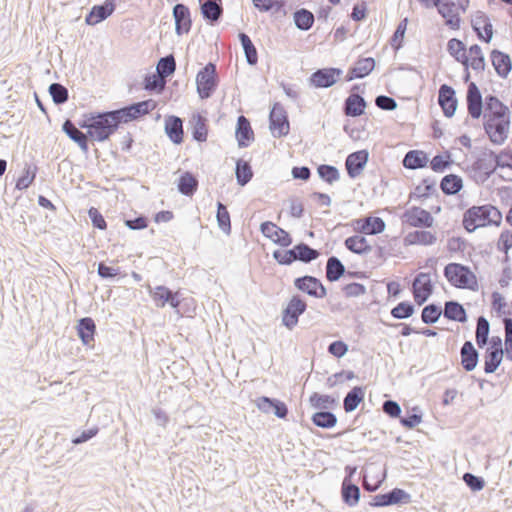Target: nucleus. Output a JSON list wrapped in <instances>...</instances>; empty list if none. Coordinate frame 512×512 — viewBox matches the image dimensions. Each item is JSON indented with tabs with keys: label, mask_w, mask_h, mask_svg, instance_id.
I'll return each instance as SVG.
<instances>
[{
	"label": "nucleus",
	"mask_w": 512,
	"mask_h": 512,
	"mask_svg": "<svg viewBox=\"0 0 512 512\" xmlns=\"http://www.w3.org/2000/svg\"><path fill=\"white\" fill-rule=\"evenodd\" d=\"M157 107L153 99L134 102L119 109L85 113L78 121V126L88 130L90 140L105 142L118 130L121 124H126L147 115Z\"/></svg>",
	"instance_id": "obj_1"
},
{
	"label": "nucleus",
	"mask_w": 512,
	"mask_h": 512,
	"mask_svg": "<svg viewBox=\"0 0 512 512\" xmlns=\"http://www.w3.org/2000/svg\"><path fill=\"white\" fill-rule=\"evenodd\" d=\"M510 110L495 95L485 97L483 128L491 143L502 145L508 138L510 130Z\"/></svg>",
	"instance_id": "obj_2"
},
{
	"label": "nucleus",
	"mask_w": 512,
	"mask_h": 512,
	"mask_svg": "<svg viewBox=\"0 0 512 512\" xmlns=\"http://www.w3.org/2000/svg\"><path fill=\"white\" fill-rule=\"evenodd\" d=\"M502 221V213L493 205L473 206L463 214V226L468 232H474L479 227L496 225Z\"/></svg>",
	"instance_id": "obj_3"
},
{
	"label": "nucleus",
	"mask_w": 512,
	"mask_h": 512,
	"mask_svg": "<svg viewBox=\"0 0 512 512\" xmlns=\"http://www.w3.org/2000/svg\"><path fill=\"white\" fill-rule=\"evenodd\" d=\"M444 276L454 287L477 291L478 281L469 266L460 263H449L444 267Z\"/></svg>",
	"instance_id": "obj_4"
},
{
	"label": "nucleus",
	"mask_w": 512,
	"mask_h": 512,
	"mask_svg": "<svg viewBox=\"0 0 512 512\" xmlns=\"http://www.w3.org/2000/svg\"><path fill=\"white\" fill-rule=\"evenodd\" d=\"M219 83L216 65L212 62L206 64L196 76V86L199 98H210L216 91Z\"/></svg>",
	"instance_id": "obj_5"
},
{
	"label": "nucleus",
	"mask_w": 512,
	"mask_h": 512,
	"mask_svg": "<svg viewBox=\"0 0 512 512\" xmlns=\"http://www.w3.org/2000/svg\"><path fill=\"white\" fill-rule=\"evenodd\" d=\"M146 288L157 308H164L166 305L176 310L179 308L181 304L179 291L174 292L164 285L152 287L150 284H147Z\"/></svg>",
	"instance_id": "obj_6"
},
{
	"label": "nucleus",
	"mask_w": 512,
	"mask_h": 512,
	"mask_svg": "<svg viewBox=\"0 0 512 512\" xmlns=\"http://www.w3.org/2000/svg\"><path fill=\"white\" fill-rule=\"evenodd\" d=\"M425 7H436L438 13L445 19V24L453 30L460 28L461 18L454 11L455 3L451 0H419Z\"/></svg>",
	"instance_id": "obj_7"
},
{
	"label": "nucleus",
	"mask_w": 512,
	"mask_h": 512,
	"mask_svg": "<svg viewBox=\"0 0 512 512\" xmlns=\"http://www.w3.org/2000/svg\"><path fill=\"white\" fill-rule=\"evenodd\" d=\"M269 128L275 138H281L289 133L288 115L280 103H275L270 110Z\"/></svg>",
	"instance_id": "obj_8"
},
{
	"label": "nucleus",
	"mask_w": 512,
	"mask_h": 512,
	"mask_svg": "<svg viewBox=\"0 0 512 512\" xmlns=\"http://www.w3.org/2000/svg\"><path fill=\"white\" fill-rule=\"evenodd\" d=\"M307 309V303L298 294L293 295L282 312V324L292 330L298 323L301 316Z\"/></svg>",
	"instance_id": "obj_9"
},
{
	"label": "nucleus",
	"mask_w": 512,
	"mask_h": 512,
	"mask_svg": "<svg viewBox=\"0 0 512 512\" xmlns=\"http://www.w3.org/2000/svg\"><path fill=\"white\" fill-rule=\"evenodd\" d=\"M434 283L429 273H418L412 283V294L416 304L423 305L433 294Z\"/></svg>",
	"instance_id": "obj_10"
},
{
	"label": "nucleus",
	"mask_w": 512,
	"mask_h": 512,
	"mask_svg": "<svg viewBox=\"0 0 512 512\" xmlns=\"http://www.w3.org/2000/svg\"><path fill=\"white\" fill-rule=\"evenodd\" d=\"M294 287L307 295L322 299L327 295V289L323 283L315 276L304 275L294 279Z\"/></svg>",
	"instance_id": "obj_11"
},
{
	"label": "nucleus",
	"mask_w": 512,
	"mask_h": 512,
	"mask_svg": "<svg viewBox=\"0 0 512 512\" xmlns=\"http://www.w3.org/2000/svg\"><path fill=\"white\" fill-rule=\"evenodd\" d=\"M401 219L404 224L422 229L432 227L434 222L431 213L418 206H412L405 210Z\"/></svg>",
	"instance_id": "obj_12"
},
{
	"label": "nucleus",
	"mask_w": 512,
	"mask_h": 512,
	"mask_svg": "<svg viewBox=\"0 0 512 512\" xmlns=\"http://www.w3.org/2000/svg\"><path fill=\"white\" fill-rule=\"evenodd\" d=\"M411 501V495L401 488H393L392 490L377 494L373 497L370 505L373 507H387L397 504H406Z\"/></svg>",
	"instance_id": "obj_13"
},
{
	"label": "nucleus",
	"mask_w": 512,
	"mask_h": 512,
	"mask_svg": "<svg viewBox=\"0 0 512 512\" xmlns=\"http://www.w3.org/2000/svg\"><path fill=\"white\" fill-rule=\"evenodd\" d=\"M342 74L343 71L340 68H320L311 74L309 81L315 88H329L337 82Z\"/></svg>",
	"instance_id": "obj_14"
},
{
	"label": "nucleus",
	"mask_w": 512,
	"mask_h": 512,
	"mask_svg": "<svg viewBox=\"0 0 512 512\" xmlns=\"http://www.w3.org/2000/svg\"><path fill=\"white\" fill-rule=\"evenodd\" d=\"M466 105L468 115L472 119H479L483 109L485 110V99L483 100L482 94L474 82H470L467 86Z\"/></svg>",
	"instance_id": "obj_15"
},
{
	"label": "nucleus",
	"mask_w": 512,
	"mask_h": 512,
	"mask_svg": "<svg viewBox=\"0 0 512 512\" xmlns=\"http://www.w3.org/2000/svg\"><path fill=\"white\" fill-rule=\"evenodd\" d=\"M261 233L281 247H288L293 239L289 232L277 226L271 221L262 222L260 225Z\"/></svg>",
	"instance_id": "obj_16"
},
{
	"label": "nucleus",
	"mask_w": 512,
	"mask_h": 512,
	"mask_svg": "<svg viewBox=\"0 0 512 512\" xmlns=\"http://www.w3.org/2000/svg\"><path fill=\"white\" fill-rule=\"evenodd\" d=\"M352 226L356 232L366 235L380 234L386 228L385 221L382 218L376 216L354 219L352 221Z\"/></svg>",
	"instance_id": "obj_17"
},
{
	"label": "nucleus",
	"mask_w": 512,
	"mask_h": 512,
	"mask_svg": "<svg viewBox=\"0 0 512 512\" xmlns=\"http://www.w3.org/2000/svg\"><path fill=\"white\" fill-rule=\"evenodd\" d=\"M438 104L447 118L454 116L458 106V99L453 87L448 84L440 85L438 90Z\"/></svg>",
	"instance_id": "obj_18"
},
{
	"label": "nucleus",
	"mask_w": 512,
	"mask_h": 512,
	"mask_svg": "<svg viewBox=\"0 0 512 512\" xmlns=\"http://www.w3.org/2000/svg\"><path fill=\"white\" fill-rule=\"evenodd\" d=\"M369 160V152L366 149L349 154L345 160L347 175L351 179L357 178L364 170Z\"/></svg>",
	"instance_id": "obj_19"
},
{
	"label": "nucleus",
	"mask_w": 512,
	"mask_h": 512,
	"mask_svg": "<svg viewBox=\"0 0 512 512\" xmlns=\"http://www.w3.org/2000/svg\"><path fill=\"white\" fill-rule=\"evenodd\" d=\"M172 15L175 22V33L178 36L188 34L192 27L191 11L183 3H178L173 7Z\"/></svg>",
	"instance_id": "obj_20"
},
{
	"label": "nucleus",
	"mask_w": 512,
	"mask_h": 512,
	"mask_svg": "<svg viewBox=\"0 0 512 512\" xmlns=\"http://www.w3.org/2000/svg\"><path fill=\"white\" fill-rule=\"evenodd\" d=\"M471 26L478 39L489 43L493 37V26L489 17L481 11H477L471 20Z\"/></svg>",
	"instance_id": "obj_21"
},
{
	"label": "nucleus",
	"mask_w": 512,
	"mask_h": 512,
	"mask_svg": "<svg viewBox=\"0 0 512 512\" xmlns=\"http://www.w3.org/2000/svg\"><path fill=\"white\" fill-rule=\"evenodd\" d=\"M358 88L359 85H354L351 94L344 100L342 110L348 117H359L365 113L367 107L365 99L354 92Z\"/></svg>",
	"instance_id": "obj_22"
},
{
	"label": "nucleus",
	"mask_w": 512,
	"mask_h": 512,
	"mask_svg": "<svg viewBox=\"0 0 512 512\" xmlns=\"http://www.w3.org/2000/svg\"><path fill=\"white\" fill-rule=\"evenodd\" d=\"M200 12L207 24L214 26L218 24L223 16L221 0H199Z\"/></svg>",
	"instance_id": "obj_23"
},
{
	"label": "nucleus",
	"mask_w": 512,
	"mask_h": 512,
	"mask_svg": "<svg viewBox=\"0 0 512 512\" xmlns=\"http://www.w3.org/2000/svg\"><path fill=\"white\" fill-rule=\"evenodd\" d=\"M116 9L115 0H106L104 3L94 5L90 12L85 16L87 25L94 26L106 20Z\"/></svg>",
	"instance_id": "obj_24"
},
{
	"label": "nucleus",
	"mask_w": 512,
	"mask_h": 512,
	"mask_svg": "<svg viewBox=\"0 0 512 512\" xmlns=\"http://www.w3.org/2000/svg\"><path fill=\"white\" fill-rule=\"evenodd\" d=\"M487 150L488 149H485L472 164L473 171L479 173L482 183L488 180L499 167L496 166L493 156L486 154Z\"/></svg>",
	"instance_id": "obj_25"
},
{
	"label": "nucleus",
	"mask_w": 512,
	"mask_h": 512,
	"mask_svg": "<svg viewBox=\"0 0 512 512\" xmlns=\"http://www.w3.org/2000/svg\"><path fill=\"white\" fill-rule=\"evenodd\" d=\"M77 336L82 344L88 347L94 346L96 335V323L91 317L80 318L76 323Z\"/></svg>",
	"instance_id": "obj_26"
},
{
	"label": "nucleus",
	"mask_w": 512,
	"mask_h": 512,
	"mask_svg": "<svg viewBox=\"0 0 512 512\" xmlns=\"http://www.w3.org/2000/svg\"><path fill=\"white\" fill-rule=\"evenodd\" d=\"M375 65V59L372 57L359 58L355 64L348 69L345 81L350 82L354 79L368 76L374 70Z\"/></svg>",
	"instance_id": "obj_27"
},
{
	"label": "nucleus",
	"mask_w": 512,
	"mask_h": 512,
	"mask_svg": "<svg viewBox=\"0 0 512 512\" xmlns=\"http://www.w3.org/2000/svg\"><path fill=\"white\" fill-rule=\"evenodd\" d=\"M235 136L240 148L248 147L254 141V132L250 121L243 115L237 119Z\"/></svg>",
	"instance_id": "obj_28"
},
{
	"label": "nucleus",
	"mask_w": 512,
	"mask_h": 512,
	"mask_svg": "<svg viewBox=\"0 0 512 512\" xmlns=\"http://www.w3.org/2000/svg\"><path fill=\"white\" fill-rule=\"evenodd\" d=\"M189 125L192 137L197 142H205L208 136V119L199 112L193 113Z\"/></svg>",
	"instance_id": "obj_29"
},
{
	"label": "nucleus",
	"mask_w": 512,
	"mask_h": 512,
	"mask_svg": "<svg viewBox=\"0 0 512 512\" xmlns=\"http://www.w3.org/2000/svg\"><path fill=\"white\" fill-rule=\"evenodd\" d=\"M165 133L174 144H181L184 140L182 119L175 115L167 116L165 119Z\"/></svg>",
	"instance_id": "obj_30"
},
{
	"label": "nucleus",
	"mask_w": 512,
	"mask_h": 512,
	"mask_svg": "<svg viewBox=\"0 0 512 512\" xmlns=\"http://www.w3.org/2000/svg\"><path fill=\"white\" fill-rule=\"evenodd\" d=\"M492 65L501 78H506L512 69V61L507 53L494 49L490 54Z\"/></svg>",
	"instance_id": "obj_31"
},
{
	"label": "nucleus",
	"mask_w": 512,
	"mask_h": 512,
	"mask_svg": "<svg viewBox=\"0 0 512 512\" xmlns=\"http://www.w3.org/2000/svg\"><path fill=\"white\" fill-rule=\"evenodd\" d=\"M461 365L467 372L473 371L479 360V352L471 341H465L460 349Z\"/></svg>",
	"instance_id": "obj_32"
},
{
	"label": "nucleus",
	"mask_w": 512,
	"mask_h": 512,
	"mask_svg": "<svg viewBox=\"0 0 512 512\" xmlns=\"http://www.w3.org/2000/svg\"><path fill=\"white\" fill-rule=\"evenodd\" d=\"M429 162L428 155L422 150H409L403 160L402 165L406 169L416 170L425 168Z\"/></svg>",
	"instance_id": "obj_33"
},
{
	"label": "nucleus",
	"mask_w": 512,
	"mask_h": 512,
	"mask_svg": "<svg viewBox=\"0 0 512 512\" xmlns=\"http://www.w3.org/2000/svg\"><path fill=\"white\" fill-rule=\"evenodd\" d=\"M360 488L349 479H343L341 486L342 501L349 507H354L360 499Z\"/></svg>",
	"instance_id": "obj_34"
},
{
	"label": "nucleus",
	"mask_w": 512,
	"mask_h": 512,
	"mask_svg": "<svg viewBox=\"0 0 512 512\" xmlns=\"http://www.w3.org/2000/svg\"><path fill=\"white\" fill-rule=\"evenodd\" d=\"M443 315L446 319L465 323L468 319L465 308L455 300L445 302Z\"/></svg>",
	"instance_id": "obj_35"
},
{
	"label": "nucleus",
	"mask_w": 512,
	"mask_h": 512,
	"mask_svg": "<svg viewBox=\"0 0 512 512\" xmlns=\"http://www.w3.org/2000/svg\"><path fill=\"white\" fill-rule=\"evenodd\" d=\"M344 245L347 250L357 255H366L372 251V246L362 235H353L346 238Z\"/></svg>",
	"instance_id": "obj_36"
},
{
	"label": "nucleus",
	"mask_w": 512,
	"mask_h": 512,
	"mask_svg": "<svg viewBox=\"0 0 512 512\" xmlns=\"http://www.w3.org/2000/svg\"><path fill=\"white\" fill-rule=\"evenodd\" d=\"M326 279L329 282H336L341 277L346 276V268L341 260L336 256H330L326 262Z\"/></svg>",
	"instance_id": "obj_37"
},
{
	"label": "nucleus",
	"mask_w": 512,
	"mask_h": 512,
	"mask_svg": "<svg viewBox=\"0 0 512 512\" xmlns=\"http://www.w3.org/2000/svg\"><path fill=\"white\" fill-rule=\"evenodd\" d=\"M447 51L449 54L463 66H469V56L465 44L457 39L452 38L447 43Z\"/></svg>",
	"instance_id": "obj_38"
},
{
	"label": "nucleus",
	"mask_w": 512,
	"mask_h": 512,
	"mask_svg": "<svg viewBox=\"0 0 512 512\" xmlns=\"http://www.w3.org/2000/svg\"><path fill=\"white\" fill-rule=\"evenodd\" d=\"M365 388L362 386L353 387L344 397L343 408L345 412L350 413L357 409L358 405L364 400Z\"/></svg>",
	"instance_id": "obj_39"
},
{
	"label": "nucleus",
	"mask_w": 512,
	"mask_h": 512,
	"mask_svg": "<svg viewBox=\"0 0 512 512\" xmlns=\"http://www.w3.org/2000/svg\"><path fill=\"white\" fill-rule=\"evenodd\" d=\"M404 242L406 245H432L436 242V236L430 231L415 230L405 236Z\"/></svg>",
	"instance_id": "obj_40"
},
{
	"label": "nucleus",
	"mask_w": 512,
	"mask_h": 512,
	"mask_svg": "<svg viewBox=\"0 0 512 512\" xmlns=\"http://www.w3.org/2000/svg\"><path fill=\"white\" fill-rule=\"evenodd\" d=\"M178 191L184 196H192L198 188V179L189 171L184 172L178 179Z\"/></svg>",
	"instance_id": "obj_41"
},
{
	"label": "nucleus",
	"mask_w": 512,
	"mask_h": 512,
	"mask_svg": "<svg viewBox=\"0 0 512 512\" xmlns=\"http://www.w3.org/2000/svg\"><path fill=\"white\" fill-rule=\"evenodd\" d=\"M463 188V180L456 174L445 175L440 181V189L445 195H455Z\"/></svg>",
	"instance_id": "obj_42"
},
{
	"label": "nucleus",
	"mask_w": 512,
	"mask_h": 512,
	"mask_svg": "<svg viewBox=\"0 0 512 512\" xmlns=\"http://www.w3.org/2000/svg\"><path fill=\"white\" fill-rule=\"evenodd\" d=\"M238 39L243 48L247 63L255 66L258 63V52L251 38L245 32H239Z\"/></svg>",
	"instance_id": "obj_43"
},
{
	"label": "nucleus",
	"mask_w": 512,
	"mask_h": 512,
	"mask_svg": "<svg viewBox=\"0 0 512 512\" xmlns=\"http://www.w3.org/2000/svg\"><path fill=\"white\" fill-rule=\"evenodd\" d=\"M293 20L295 26L299 30L308 31L312 28L315 17L310 10L306 8H300L293 13Z\"/></svg>",
	"instance_id": "obj_44"
},
{
	"label": "nucleus",
	"mask_w": 512,
	"mask_h": 512,
	"mask_svg": "<svg viewBox=\"0 0 512 512\" xmlns=\"http://www.w3.org/2000/svg\"><path fill=\"white\" fill-rule=\"evenodd\" d=\"M312 423L323 429H331L337 424V417L331 411L320 410L311 417Z\"/></svg>",
	"instance_id": "obj_45"
},
{
	"label": "nucleus",
	"mask_w": 512,
	"mask_h": 512,
	"mask_svg": "<svg viewBox=\"0 0 512 512\" xmlns=\"http://www.w3.org/2000/svg\"><path fill=\"white\" fill-rule=\"evenodd\" d=\"M310 405L319 410H325L328 408H334L338 405V401L335 397L327 394H320L318 392H314L309 397Z\"/></svg>",
	"instance_id": "obj_46"
},
{
	"label": "nucleus",
	"mask_w": 512,
	"mask_h": 512,
	"mask_svg": "<svg viewBox=\"0 0 512 512\" xmlns=\"http://www.w3.org/2000/svg\"><path fill=\"white\" fill-rule=\"evenodd\" d=\"M235 175L238 185L242 187L247 185L253 177V171L250 163L243 159H238L236 161Z\"/></svg>",
	"instance_id": "obj_47"
},
{
	"label": "nucleus",
	"mask_w": 512,
	"mask_h": 512,
	"mask_svg": "<svg viewBox=\"0 0 512 512\" xmlns=\"http://www.w3.org/2000/svg\"><path fill=\"white\" fill-rule=\"evenodd\" d=\"M490 333L489 321L484 316H479L476 322L475 340L479 348H483L488 340Z\"/></svg>",
	"instance_id": "obj_48"
},
{
	"label": "nucleus",
	"mask_w": 512,
	"mask_h": 512,
	"mask_svg": "<svg viewBox=\"0 0 512 512\" xmlns=\"http://www.w3.org/2000/svg\"><path fill=\"white\" fill-rule=\"evenodd\" d=\"M216 220L219 229L229 236L231 234V218L227 206L222 202H217Z\"/></svg>",
	"instance_id": "obj_49"
},
{
	"label": "nucleus",
	"mask_w": 512,
	"mask_h": 512,
	"mask_svg": "<svg viewBox=\"0 0 512 512\" xmlns=\"http://www.w3.org/2000/svg\"><path fill=\"white\" fill-rule=\"evenodd\" d=\"M176 70V60L173 54L161 57L157 63L156 73H158L165 80L172 76Z\"/></svg>",
	"instance_id": "obj_50"
},
{
	"label": "nucleus",
	"mask_w": 512,
	"mask_h": 512,
	"mask_svg": "<svg viewBox=\"0 0 512 512\" xmlns=\"http://www.w3.org/2000/svg\"><path fill=\"white\" fill-rule=\"evenodd\" d=\"M296 252L298 261L305 264L311 263L320 256V252L317 249L312 248L305 242L296 244Z\"/></svg>",
	"instance_id": "obj_51"
},
{
	"label": "nucleus",
	"mask_w": 512,
	"mask_h": 512,
	"mask_svg": "<svg viewBox=\"0 0 512 512\" xmlns=\"http://www.w3.org/2000/svg\"><path fill=\"white\" fill-rule=\"evenodd\" d=\"M504 352L498 351H485L484 355V371L487 374L494 373L500 366L503 359Z\"/></svg>",
	"instance_id": "obj_52"
},
{
	"label": "nucleus",
	"mask_w": 512,
	"mask_h": 512,
	"mask_svg": "<svg viewBox=\"0 0 512 512\" xmlns=\"http://www.w3.org/2000/svg\"><path fill=\"white\" fill-rule=\"evenodd\" d=\"M166 80L158 73L146 74L143 81V88L149 92L161 93L164 90Z\"/></svg>",
	"instance_id": "obj_53"
},
{
	"label": "nucleus",
	"mask_w": 512,
	"mask_h": 512,
	"mask_svg": "<svg viewBox=\"0 0 512 512\" xmlns=\"http://www.w3.org/2000/svg\"><path fill=\"white\" fill-rule=\"evenodd\" d=\"M442 313L443 311L440 305L436 303H430L423 308L421 313V320L423 323L431 325L440 319Z\"/></svg>",
	"instance_id": "obj_54"
},
{
	"label": "nucleus",
	"mask_w": 512,
	"mask_h": 512,
	"mask_svg": "<svg viewBox=\"0 0 512 512\" xmlns=\"http://www.w3.org/2000/svg\"><path fill=\"white\" fill-rule=\"evenodd\" d=\"M81 128L76 125L72 120L66 119L64 123L62 124V131L67 135V137L72 140L73 142L77 143V141H80L82 139H85L88 136V131L86 133H83Z\"/></svg>",
	"instance_id": "obj_55"
},
{
	"label": "nucleus",
	"mask_w": 512,
	"mask_h": 512,
	"mask_svg": "<svg viewBox=\"0 0 512 512\" xmlns=\"http://www.w3.org/2000/svg\"><path fill=\"white\" fill-rule=\"evenodd\" d=\"M319 177L326 183L332 184L339 180L340 173L337 167L329 164H321L317 167Z\"/></svg>",
	"instance_id": "obj_56"
},
{
	"label": "nucleus",
	"mask_w": 512,
	"mask_h": 512,
	"mask_svg": "<svg viewBox=\"0 0 512 512\" xmlns=\"http://www.w3.org/2000/svg\"><path fill=\"white\" fill-rule=\"evenodd\" d=\"M296 253V245H294L291 249H277L273 251L272 256L278 264L288 266L293 262L298 261Z\"/></svg>",
	"instance_id": "obj_57"
},
{
	"label": "nucleus",
	"mask_w": 512,
	"mask_h": 512,
	"mask_svg": "<svg viewBox=\"0 0 512 512\" xmlns=\"http://www.w3.org/2000/svg\"><path fill=\"white\" fill-rule=\"evenodd\" d=\"M48 91L56 105H62L68 101V89L61 83L50 84Z\"/></svg>",
	"instance_id": "obj_58"
},
{
	"label": "nucleus",
	"mask_w": 512,
	"mask_h": 512,
	"mask_svg": "<svg viewBox=\"0 0 512 512\" xmlns=\"http://www.w3.org/2000/svg\"><path fill=\"white\" fill-rule=\"evenodd\" d=\"M451 153L446 151L444 155L437 154L430 161V167L434 172L442 173L452 165Z\"/></svg>",
	"instance_id": "obj_59"
},
{
	"label": "nucleus",
	"mask_w": 512,
	"mask_h": 512,
	"mask_svg": "<svg viewBox=\"0 0 512 512\" xmlns=\"http://www.w3.org/2000/svg\"><path fill=\"white\" fill-rule=\"evenodd\" d=\"M415 312V307L410 301H402L391 310V316L394 319L402 320L411 317Z\"/></svg>",
	"instance_id": "obj_60"
},
{
	"label": "nucleus",
	"mask_w": 512,
	"mask_h": 512,
	"mask_svg": "<svg viewBox=\"0 0 512 512\" xmlns=\"http://www.w3.org/2000/svg\"><path fill=\"white\" fill-rule=\"evenodd\" d=\"M37 173V166L27 165L23 171V174L18 178L16 182V188L18 190L27 189L34 181Z\"/></svg>",
	"instance_id": "obj_61"
},
{
	"label": "nucleus",
	"mask_w": 512,
	"mask_h": 512,
	"mask_svg": "<svg viewBox=\"0 0 512 512\" xmlns=\"http://www.w3.org/2000/svg\"><path fill=\"white\" fill-rule=\"evenodd\" d=\"M400 423L407 429H413L422 421V413L418 407L413 408L412 412H407L406 415L400 416Z\"/></svg>",
	"instance_id": "obj_62"
},
{
	"label": "nucleus",
	"mask_w": 512,
	"mask_h": 512,
	"mask_svg": "<svg viewBox=\"0 0 512 512\" xmlns=\"http://www.w3.org/2000/svg\"><path fill=\"white\" fill-rule=\"evenodd\" d=\"M486 154L493 156L496 166L512 168V151L502 150L500 153H495L493 150H487Z\"/></svg>",
	"instance_id": "obj_63"
},
{
	"label": "nucleus",
	"mask_w": 512,
	"mask_h": 512,
	"mask_svg": "<svg viewBox=\"0 0 512 512\" xmlns=\"http://www.w3.org/2000/svg\"><path fill=\"white\" fill-rule=\"evenodd\" d=\"M504 330H505V351L506 358L512 361V318L503 319Z\"/></svg>",
	"instance_id": "obj_64"
}]
</instances>
